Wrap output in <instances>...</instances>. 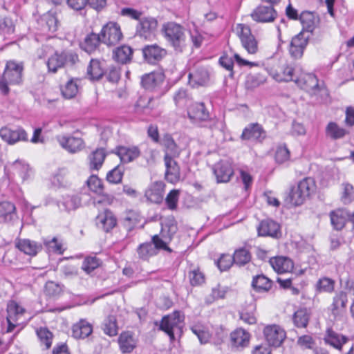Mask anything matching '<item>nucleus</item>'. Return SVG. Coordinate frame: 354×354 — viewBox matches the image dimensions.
Masks as SVG:
<instances>
[{"instance_id":"obj_41","label":"nucleus","mask_w":354,"mask_h":354,"mask_svg":"<svg viewBox=\"0 0 354 354\" xmlns=\"http://www.w3.org/2000/svg\"><path fill=\"white\" fill-rule=\"evenodd\" d=\"M311 312L306 308L298 309L293 315L294 324L298 328H306L308 326Z\"/></svg>"},{"instance_id":"obj_55","label":"nucleus","mask_w":354,"mask_h":354,"mask_svg":"<svg viewBox=\"0 0 354 354\" xmlns=\"http://www.w3.org/2000/svg\"><path fill=\"white\" fill-rule=\"evenodd\" d=\"M343 192L341 196V201L344 204H348L354 200V188L353 186L348 183L342 184Z\"/></svg>"},{"instance_id":"obj_2","label":"nucleus","mask_w":354,"mask_h":354,"mask_svg":"<svg viewBox=\"0 0 354 354\" xmlns=\"http://www.w3.org/2000/svg\"><path fill=\"white\" fill-rule=\"evenodd\" d=\"M24 66L21 62L8 61L6 64L3 76L0 80V91L3 95L8 94L9 84H19L22 82Z\"/></svg>"},{"instance_id":"obj_51","label":"nucleus","mask_w":354,"mask_h":354,"mask_svg":"<svg viewBox=\"0 0 354 354\" xmlns=\"http://www.w3.org/2000/svg\"><path fill=\"white\" fill-rule=\"evenodd\" d=\"M102 330L110 337L115 336L118 334L116 318L112 315L107 317L102 324Z\"/></svg>"},{"instance_id":"obj_50","label":"nucleus","mask_w":354,"mask_h":354,"mask_svg":"<svg viewBox=\"0 0 354 354\" xmlns=\"http://www.w3.org/2000/svg\"><path fill=\"white\" fill-rule=\"evenodd\" d=\"M234 263L239 266H244L251 260V254L250 251L245 248L236 250L233 255Z\"/></svg>"},{"instance_id":"obj_38","label":"nucleus","mask_w":354,"mask_h":354,"mask_svg":"<svg viewBox=\"0 0 354 354\" xmlns=\"http://www.w3.org/2000/svg\"><path fill=\"white\" fill-rule=\"evenodd\" d=\"M80 80L79 79L71 78L62 86V94L66 99H72L75 97L79 91Z\"/></svg>"},{"instance_id":"obj_42","label":"nucleus","mask_w":354,"mask_h":354,"mask_svg":"<svg viewBox=\"0 0 354 354\" xmlns=\"http://www.w3.org/2000/svg\"><path fill=\"white\" fill-rule=\"evenodd\" d=\"M348 132L334 122H329L326 127V135L333 140L342 138Z\"/></svg>"},{"instance_id":"obj_4","label":"nucleus","mask_w":354,"mask_h":354,"mask_svg":"<svg viewBox=\"0 0 354 354\" xmlns=\"http://www.w3.org/2000/svg\"><path fill=\"white\" fill-rule=\"evenodd\" d=\"M315 182L313 178L307 177L300 180L297 187H293L289 194L290 203L295 206L300 205L315 192Z\"/></svg>"},{"instance_id":"obj_56","label":"nucleus","mask_w":354,"mask_h":354,"mask_svg":"<svg viewBox=\"0 0 354 354\" xmlns=\"http://www.w3.org/2000/svg\"><path fill=\"white\" fill-rule=\"evenodd\" d=\"M335 281L330 278L320 279L317 283V288L319 292H332L334 290Z\"/></svg>"},{"instance_id":"obj_12","label":"nucleus","mask_w":354,"mask_h":354,"mask_svg":"<svg viewBox=\"0 0 354 354\" xmlns=\"http://www.w3.org/2000/svg\"><path fill=\"white\" fill-rule=\"evenodd\" d=\"M263 334L268 345L278 347L286 338V332L277 325L265 327Z\"/></svg>"},{"instance_id":"obj_1","label":"nucleus","mask_w":354,"mask_h":354,"mask_svg":"<svg viewBox=\"0 0 354 354\" xmlns=\"http://www.w3.org/2000/svg\"><path fill=\"white\" fill-rule=\"evenodd\" d=\"M162 32L167 41L176 50L181 52L186 45L185 28L176 22H167L162 27Z\"/></svg>"},{"instance_id":"obj_49","label":"nucleus","mask_w":354,"mask_h":354,"mask_svg":"<svg viewBox=\"0 0 354 354\" xmlns=\"http://www.w3.org/2000/svg\"><path fill=\"white\" fill-rule=\"evenodd\" d=\"M42 21L49 32H55L57 30L58 19L55 12L49 11L44 14L42 17Z\"/></svg>"},{"instance_id":"obj_33","label":"nucleus","mask_w":354,"mask_h":354,"mask_svg":"<svg viewBox=\"0 0 354 354\" xmlns=\"http://www.w3.org/2000/svg\"><path fill=\"white\" fill-rule=\"evenodd\" d=\"M96 223L99 227L105 232H109L115 225L116 218L111 212L105 210L97 216Z\"/></svg>"},{"instance_id":"obj_57","label":"nucleus","mask_w":354,"mask_h":354,"mask_svg":"<svg viewBox=\"0 0 354 354\" xmlns=\"http://www.w3.org/2000/svg\"><path fill=\"white\" fill-rule=\"evenodd\" d=\"M138 252L140 258L147 259L156 254V247L151 243H144L140 245Z\"/></svg>"},{"instance_id":"obj_61","label":"nucleus","mask_w":354,"mask_h":354,"mask_svg":"<svg viewBox=\"0 0 354 354\" xmlns=\"http://www.w3.org/2000/svg\"><path fill=\"white\" fill-rule=\"evenodd\" d=\"M179 195L180 192L178 189H173L167 194L165 203L169 209L174 210L177 208Z\"/></svg>"},{"instance_id":"obj_23","label":"nucleus","mask_w":354,"mask_h":354,"mask_svg":"<svg viewBox=\"0 0 354 354\" xmlns=\"http://www.w3.org/2000/svg\"><path fill=\"white\" fill-rule=\"evenodd\" d=\"M257 230L259 236L277 237L278 234H280L279 224L270 219L262 221Z\"/></svg>"},{"instance_id":"obj_46","label":"nucleus","mask_w":354,"mask_h":354,"mask_svg":"<svg viewBox=\"0 0 354 354\" xmlns=\"http://www.w3.org/2000/svg\"><path fill=\"white\" fill-rule=\"evenodd\" d=\"M11 169L12 173L15 175H17L21 177L23 181L27 180L29 178V165L25 162L17 160L12 165Z\"/></svg>"},{"instance_id":"obj_43","label":"nucleus","mask_w":354,"mask_h":354,"mask_svg":"<svg viewBox=\"0 0 354 354\" xmlns=\"http://www.w3.org/2000/svg\"><path fill=\"white\" fill-rule=\"evenodd\" d=\"M173 99L176 106L179 108H187L189 104L192 103L191 96L184 88H179L176 91L174 94Z\"/></svg>"},{"instance_id":"obj_59","label":"nucleus","mask_w":354,"mask_h":354,"mask_svg":"<svg viewBox=\"0 0 354 354\" xmlns=\"http://www.w3.org/2000/svg\"><path fill=\"white\" fill-rule=\"evenodd\" d=\"M226 292L227 290L225 288L218 285L216 287L212 288L211 294L206 298V302L207 304H212L216 299H223Z\"/></svg>"},{"instance_id":"obj_62","label":"nucleus","mask_w":354,"mask_h":354,"mask_svg":"<svg viewBox=\"0 0 354 354\" xmlns=\"http://www.w3.org/2000/svg\"><path fill=\"white\" fill-rule=\"evenodd\" d=\"M188 277L192 286H201L205 282V276L198 269L191 270Z\"/></svg>"},{"instance_id":"obj_25","label":"nucleus","mask_w":354,"mask_h":354,"mask_svg":"<svg viewBox=\"0 0 354 354\" xmlns=\"http://www.w3.org/2000/svg\"><path fill=\"white\" fill-rule=\"evenodd\" d=\"M250 339V333L241 328L236 329L230 335L232 344L237 348H243L248 346Z\"/></svg>"},{"instance_id":"obj_60","label":"nucleus","mask_w":354,"mask_h":354,"mask_svg":"<svg viewBox=\"0 0 354 354\" xmlns=\"http://www.w3.org/2000/svg\"><path fill=\"white\" fill-rule=\"evenodd\" d=\"M87 185L90 190L101 194L103 192V185L101 180L97 176H91L87 180Z\"/></svg>"},{"instance_id":"obj_19","label":"nucleus","mask_w":354,"mask_h":354,"mask_svg":"<svg viewBox=\"0 0 354 354\" xmlns=\"http://www.w3.org/2000/svg\"><path fill=\"white\" fill-rule=\"evenodd\" d=\"M163 159L165 166V180L168 183L176 184L180 179V166L175 160L176 158H167Z\"/></svg>"},{"instance_id":"obj_27","label":"nucleus","mask_w":354,"mask_h":354,"mask_svg":"<svg viewBox=\"0 0 354 354\" xmlns=\"http://www.w3.org/2000/svg\"><path fill=\"white\" fill-rule=\"evenodd\" d=\"M167 52L156 44L146 46L142 48L144 58L148 62H153L161 59L165 56Z\"/></svg>"},{"instance_id":"obj_26","label":"nucleus","mask_w":354,"mask_h":354,"mask_svg":"<svg viewBox=\"0 0 354 354\" xmlns=\"http://www.w3.org/2000/svg\"><path fill=\"white\" fill-rule=\"evenodd\" d=\"M165 184L161 181L153 183L145 192L147 198L154 203H160L163 199Z\"/></svg>"},{"instance_id":"obj_54","label":"nucleus","mask_w":354,"mask_h":354,"mask_svg":"<svg viewBox=\"0 0 354 354\" xmlns=\"http://www.w3.org/2000/svg\"><path fill=\"white\" fill-rule=\"evenodd\" d=\"M124 174V169L122 167L118 165L112 170L108 172L106 175V180L113 184L120 183L122 181Z\"/></svg>"},{"instance_id":"obj_39","label":"nucleus","mask_w":354,"mask_h":354,"mask_svg":"<svg viewBox=\"0 0 354 354\" xmlns=\"http://www.w3.org/2000/svg\"><path fill=\"white\" fill-rule=\"evenodd\" d=\"M19 250L25 254L34 256L41 250V245L29 239L19 240L17 243Z\"/></svg>"},{"instance_id":"obj_5","label":"nucleus","mask_w":354,"mask_h":354,"mask_svg":"<svg viewBox=\"0 0 354 354\" xmlns=\"http://www.w3.org/2000/svg\"><path fill=\"white\" fill-rule=\"evenodd\" d=\"M295 82L310 95L321 97L328 95V91L324 84H319L317 77L312 73H301L297 77Z\"/></svg>"},{"instance_id":"obj_8","label":"nucleus","mask_w":354,"mask_h":354,"mask_svg":"<svg viewBox=\"0 0 354 354\" xmlns=\"http://www.w3.org/2000/svg\"><path fill=\"white\" fill-rule=\"evenodd\" d=\"M100 35L102 42L108 46L116 45L123 37L120 26L111 21L103 26Z\"/></svg>"},{"instance_id":"obj_11","label":"nucleus","mask_w":354,"mask_h":354,"mask_svg":"<svg viewBox=\"0 0 354 354\" xmlns=\"http://www.w3.org/2000/svg\"><path fill=\"white\" fill-rule=\"evenodd\" d=\"M160 145L163 148L164 158H177L180 156L182 149L176 142L171 134L169 133L162 134Z\"/></svg>"},{"instance_id":"obj_14","label":"nucleus","mask_w":354,"mask_h":354,"mask_svg":"<svg viewBox=\"0 0 354 354\" xmlns=\"http://www.w3.org/2000/svg\"><path fill=\"white\" fill-rule=\"evenodd\" d=\"M250 16L257 22L270 23L276 19L277 13L272 6H259Z\"/></svg>"},{"instance_id":"obj_16","label":"nucleus","mask_w":354,"mask_h":354,"mask_svg":"<svg viewBox=\"0 0 354 354\" xmlns=\"http://www.w3.org/2000/svg\"><path fill=\"white\" fill-rule=\"evenodd\" d=\"M158 21L153 17H144L140 19L136 26V35L145 39H149L154 33Z\"/></svg>"},{"instance_id":"obj_21","label":"nucleus","mask_w":354,"mask_h":354,"mask_svg":"<svg viewBox=\"0 0 354 354\" xmlns=\"http://www.w3.org/2000/svg\"><path fill=\"white\" fill-rule=\"evenodd\" d=\"M118 342L122 353H130L137 346L138 339L133 333L124 331L120 335Z\"/></svg>"},{"instance_id":"obj_58","label":"nucleus","mask_w":354,"mask_h":354,"mask_svg":"<svg viewBox=\"0 0 354 354\" xmlns=\"http://www.w3.org/2000/svg\"><path fill=\"white\" fill-rule=\"evenodd\" d=\"M297 77L299 76L296 75L295 69L290 66H286L282 68V75H277L276 79L277 81L288 82L295 81Z\"/></svg>"},{"instance_id":"obj_17","label":"nucleus","mask_w":354,"mask_h":354,"mask_svg":"<svg viewBox=\"0 0 354 354\" xmlns=\"http://www.w3.org/2000/svg\"><path fill=\"white\" fill-rule=\"evenodd\" d=\"M308 42V38L305 37L302 32L292 37L289 46V53L291 57L295 59H301Z\"/></svg>"},{"instance_id":"obj_29","label":"nucleus","mask_w":354,"mask_h":354,"mask_svg":"<svg viewBox=\"0 0 354 354\" xmlns=\"http://www.w3.org/2000/svg\"><path fill=\"white\" fill-rule=\"evenodd\" d=\"M93 332V327L85 319H81L72 327V335L75 339H84Z\"/></svg>"},{"instance_id":"obj_15","label":"nucleus","mask_w":354,"mask_h":354,"mask_svg":"<svg viewBox=\"0 0 354 354\" xmlns=\"http://www.w3.org/2000/svg\"><path fill=\"white\" fill-rule=\"evenodd\" d=\"M213 172L218 183H227L234 174V170L229 160H221L213 167Z\"/></svg>"},{"instance_id":"obj_31","label":"nucleus","mask_w":354,"mask_h":354,"mask_svg":"<svg viewBox=\"0 0 354 354\" xmlns=\"http://www.w3.org/2000/svg\"><path fill=\"white\" fill-rule=\"evenodd\" d=\"M349 212L344 209H337L330 213V222L337 230H341L348 221Z\"/></svg>"},{"instance_id":"obj_64","label":"nucleus","mask_w":354,"mask_h":354,"mask_svg":"<svg viewBox=\"0 0 354 354\" xmlns=\"http://www.w3.org/2000/svg\"><path fill=\"white\" fill-rule=\"evenodd\" d=\"M290 159V151L286 146H279L275 152V160L279 164H283Z\"/></svg>"},{"instance_id":"obj_22","label":"nucleus","mask_w":354,"mask_h":354,"mask_svg":"<svg viewBox=\"0 0 354 354\" xmlns=\"http://www.w3.org/2000/svg\"><path fill=\"white\" fill-rule=\"evenodd\" d=\"M347 301V294L345 292L339 291L337 292L330 306L332 314L335 317L342 315L345 312Z\"/></svg>"},{"instance_id":"obj_44","label":"nucleus","mask_w":354,"mask_h":354,"mask_svg":"<svg viewBox=\"0 0 354 354\" xmlns=\"http://www.w3.org/2000/svg\"><path fill=\"white\" fill-rule=\"evenodd\" d=\"M272 281L266 276L261 274L253 278L252 286L257 292H267L272 287Z\"/></svg>"},{"instance_id":"obj_18","label":"nucleus","mask_w":354,"mask_h":354,"mask_svg":"<svg viewBox=\"0 0 354 354\" xmlns=\"http://www.w3.org/2000/svg\"><path fill=\"white\" fill-rule=\"evenodd\" d=\"M165 80V75L161 71H153L142 75V86L147 90L156 91L159 88Z\"/></svg>"},{"instance_id":"obj_6","label":"nucleus","mask_w":354,"mask_h":354,"mask_svg":"<svg viewBox=\"0 0 354 354\" xmlns=\"http://www.w3.org/2000/svg\"><path fill=\"white\" fill-rule=\"evenodd\" d=\"M236 33L243 48L248 54L254 55L258 51V42L252 34L250 28L245 24H239L236 26Z\"/></svg>"},{"instance_id":"obj_52","label":"nucleus","mask_w":354,"mask_h":354,"mask_svg":"<svg viewBox=\"0 0 354 354\" xmlns=\"http://www.w3.org/2000/svg\"><path fill=\"white\" fill-rule=\"evenodd\" d=\"M51 183L54 187L57 188L66 187L68 185L66 171L64 169H59L53 176Z\"/></svg>"},{"instance_id":"obj_7","label":"nucleus","mask_w":354,"mask_h":354,"mask_svg":"<svg viewBox=\"0 0 354 354\" xmlns=\"http://www.w3.org/2000/svg\"><path fill=\"white\" fill-rule=\"evenodd\" d=\"M25 309L15 301H11L8 304L6 317L8 322L6 331L8 333L13 331L17 326L24 323L23 317Z\"/></svg>"},{"instance_id":"obj_48","label":"nucleus","mask_w":354,"mask_h":354,"mask_svg":"<svg viewBox=\"0 0 354 354\" xmlns=\"http://www.w3.org/2000/svg\"><path fill=\"white\" fill-rule=\"evenodd\" d=\"M133 50L131 47L128 46H122L117 48L114 52V57L117 62L125 64L130 61L132 57Z\"/></svg>"},{"instance_id":"obj_45","label":"nucleus","mask_w":354,"mask_h":354,"mask_svg":"<svg viewBox=\"0 0 354 354\" xmlns=\"http://www.w3.org/2000/svg\"><path fill=\"white\" fill-rule=\"evenodd\" d=\"M102 41L100 35L91 33L84 39L82 46V48L88 53L94 51Z\"/></svg>"},{"instance_id":"obj_13","label":"nucleus","mask_w":354,"mask_h":354,"mask_svg":"<svg viewBox=\"0 0 354 354\" xmlns=\"http://www.w3.org/2000/svg\"><path fill=\"white\" fill-rule=\"evenodd\" d=\"M266 137V132L259 123H250L243 129L241 138L261 142Z\"/></svg>"},{"instance_id":"obj_9","label":"nucleus","mask_w":354,"mask_h":354,"mask_svg":"<svg viewBox=\"0 0 354 354\" xmlns=\"http://www.w3.org/2000/svg\"><path fill=\"white\" fill-rule=\"evenodd\" d=\"M183 322L178 311H175L170 315L162 317L160 328L165 331L171 340L175 339L174 332L180 331L181 322Z\"/></svg>"},{"instance_id":"obj_34","label":"nucleus","mask_w":354,"mask_h":354,"mask_svg":"<svg viewBox=\"0 0 354 354\" xmlns=\"http://www.w3.org/2000/svg\"><path fill=\"white\" fill-rule=\"evenodd\" d=\"M208 81L209 73L204 68H198L189 74V84L193 87L204 86Z\"/></svg>"},{"instance_id":"obj_53","label":"nucleus","mask_w":354,"mask_h":354,"mask_svg":"<svg viewBox=\"0 0 354 354\" xmlns=\"http://www.w3.org/2000/svg\"><path fill=\"white\" fill-rule=\"evenodd\" d=\"M37 335L42 344L48 349L52 344L53 333L47 328H40L37 330Z\"/></svg>"},{"instance_id":"obj_36","label":"nucleus","mask_w":354,"mask_h":354,"mask_svg":"<svg viewBox=\"0 0 354 354\" xmlns=\"http://www.w3.org/2000/svg\"><path fill=\"white\" fill-rule=\"evenodd\" d=\"M106 158L105 150L99 148L91 153L88 157L89 168L91 170H99Z\"/></svg>"},{"instance_id":"obj_20","label":"nucleus","mask_w":354,"mask_h":354,"mask_svg":"<svg viewBox=\"0 0 354 354\" xmlns=\"http://www.w3.org/2000/svg\"><path fill=\"white\" fill-rule=\"evenodd\" d=\"M0 136L5 142L10 145L28 140L26 132L21 128L11 129L8 127H2L0 129Z\"/></svg>"},{"instance_id":"obj_40","label":"nucleus","mask_w":354,"mask_h":354,"mask_svg":"<svg viewBox=\"0 0 354 354\" xmlns=\"http://www.w3.org/2000/svg\"><path fill=\"white\" fill-rule=\"evenodd\" d=\"M66 64V56L61 53H55L52 55L47 61V66L49 72L55 73L59 68L64 66Z\"/></svg>"},{"instance_id":"obj_30","label":"nucleus","mask_w":354,"mask_h":354,"mask_svg":"<svg viewBox=\"0 0 354 354\" xmlns=\"http://www.w3.org/2000/svg\"><path fill=\"white\" fill-rule=\"evenodd\" d=\"M16 207L9 201L0 202V223L11 222L16 216Z\"/></svg>"},{"instance_id":"obj_32","label":"nucleus","mask_w":354,"mask_h":354,"mask_svg":"<svg viewBox=\"0 0 354 354\" xmlns=\"http://www.w3.org/2000/svg\"><path fill=\"white\" fill-rule=\"evenodd\" d=\"M270 263L273 269L278 273L288 272L293 268L292 260L285 257L271 258Z\"/></svg>"},{"instance_id":"obj_37","label":"nucleus","mask_w":354,"mask_h":354,"mask_svg":"<svg viewBox=\"0 0 354 354\" xmlns=\"http://www.w3.org/2000/svg\"><path fill=\"white\" fill-rule=\"evenodd\" d=\"M324 341L326 344L333 347L341 350L343 344L346 342L347 338L345 336L337 333L332 329H328L324 337Z\"/></svg>"},{"instance_id":"obj_10","label":"nucleus","mask_w":354,"mask_h":354,"mask_svg":"<svg viewBox=\"0 0 354 354\" xmlns=\"http://www.w3.org/2000/svg\"><path fill=\"white\" fill-rule=\"evenodd\" d=\"M56 140L59 145L71 153L80 151L84 147V142L81 138L66 135H58Z\"/></svg>"},{"instance_id":"obj_47","label":"nucleus","mask_w":354,"mask_h":354,"mask_svg":"<svg viewBox=\"0 0 354 354\" xmlns=\"http://www.w3.org/2000/svg\"><path fill=\"white\" fill-rule=\"evenodd\" d=\"M15 25L11 18L8 17L0 18V35L7 38L15 32Z\"/></svg>"},{"instance_id":"obj_28","label":"nucleus","mask_w":354,"mask_h":354,"mask_svg":"<svg viewBox=\"0 0 354 354\" xmlns=\"http://www.w3.org/2000/svg\"><path fill=\"white\" fill-rule=\"evenodd\" d=\"M115 153L123 163H128L137 158L140 151L138 147H127L120 146L116 148Z\"/></svg>"},{"instance_id":"obj_3","label":"nucleus","mask_w":354,"mask_h":354,"mask_svg":"<svg viewBox=\"0 0 354 354\" xmlns=\"http://www.w3.org/2000/svg\"><path fill=\"white\" fill-rule=\"evenodd\" d=\"M187 116L190 122L200 127L212 128L216 121L210 119L208 110L203 102H192L187 109Z\"/></svg>"},{"instance_id":"obj_35","label":"nucleus","mask_w":354,"mask_h":354,"mask_svg":"<svg viewBox=\"0 0 354 354\" xmlns=\"http://www.w3.org/2000/svg\"><path fill=\"white\" fill-rule=\"evenodd\" d=\"M81 204V198L77 194H67L58 202L61 210L71 211L77 209Z\"/></svg>"},{"instance_id":"obj_24","label":"nucleus","mask_w":354,"mask_h":354,"mask_svg":"<svg viewBox=\"0 0 354 354\" xmlns=\"http://www.w3.org/2000/svg\"><path fill=\"white\" fill-rule=\"evenodd\" d=\"M106 64L104 60L92 59L87 68V75L91 80H98L104 74Z\"/></svg>"},{"instance_id":"obj_63","label":"nucleus","mask_w":354,"mask_h":354,"mask_svg":"<svg viewBox=\"0 0 354 354\" xmlns=\"http://www.w3.org/2000/svg\"><path fill=\"white\" fill-rule=\"evenodd\" d=\"M99 266L100 260L98 259L95 257H88L84 260L82 268L88 274L99 267Z\"/></svg>"}]
</instances>
